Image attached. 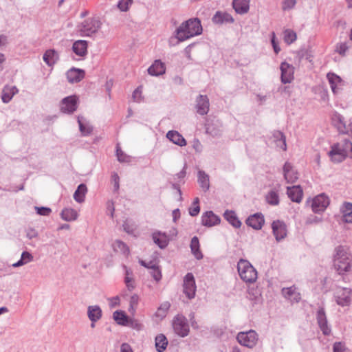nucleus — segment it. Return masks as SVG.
I'll list each match as a JSON object with an SVG mask.
<instances>
[{
  "label": "nucleus",
  "mask_w": 352,
  "mask_h": 352,
  "mask_svg": "<svg viewBox=\"0 0 352 352\" xmlns=\"http://www.w3.org/2000/svg\"><path fill=\"white\" fill-rule=\"evenodd\" d=\"M112 248L116 252L121 253L125 256L129 254V247L120 240H116L112 244Z\"/></svg>",
  "instance_id": "36"
},
{
  "label": "nucleus",
  "mask_w": 352,
  "mask_h": 352,
  "mask_svg": "<svg viewBox=\"0 0 352 352\" xmlns=\"http://www.w3.org/2000/svg\"><path fill=\"white\" fill-rule=\"evenodd\" d=\"M17 92L18 89L16 87L6 86L2 91L1 99L3 102L5 103L10 102Z\"/></svg>",
  "instance_id": "34"
},
{
  "label": "nucleus",
  "mask_w": 352,
  "mask_h": 352,
  "mask_svg": "<svg viewBox=\"0 0 352 352\" xmlns=\"http://www.w3.org/2000/svg\"><path fill=\"white\" fill-rule=\"evenodd\" d=\"M287 194L292 201L300 203L302 199L303 192L300 186H293L287 188Z\"/></svg>",
  "instance_id": "20"
},
{
  "label": "nucleus",
  "mask_w": 352,
  "mask_h": 352,
  "mask_svg": "<svg viewBox=\"0 0 352 352\" xmlns=\"http://www.w3.org/2000/svg\"><path fill=\"white\" fill-rule=\"evenodd\" d=\"M336 301L340 306H349L352 302V290L347 287H338L334 294Z\"/></svg>",
  "instance_id": "8"
},
{
  "label": "nucleus",
  "mask_w": 352,
  "mask_h": 352,
  "mask_svg": "<svg viewBox=\"0 0 352 352\" xmlns=\"http://www.w3.org/2000/svg\"><path fill=\"white\" fill-rule=\"evenodd\" d=\"M296 3V0H285L283 3V10H290L295 6Z\"/></svg>",
  "instance_id": "55"
},
{
  "label": "nucleus",
  "mask_w": 352,
  "mask_h": 352,
  "mask_svg": "<svg viewBox=\"0 0 352 352\" xmlns=\"http://www.w3.org/2000/svg\"><path fill=\"white\" fill-rule=\"evenodd\" d=\"M203 29L198 18H191L183 22L175 30V36L179 41H186L195 36L200 35Z\"/></svg>",
  "instance_id": "2"
},
{
  "label": "nucleus",
  "mask_w": 352,
  "mask_h": 352,
  "mask_svg": "<svg viewBox=\"0 0 352 352\" xmlns=\"http://www.w3.org/2000/svg\"><path fill=\"white\" fill-rule=\"evenodd\" d=\"M173 327L175 333L182 338L187 336L190 331L186 318L181 314H177L173 318Z\"/></svg>",
  "instance_id": "6"
},
{
  "label": "nucleus",
  "mask_w": 352,
  "mask_h": 352,
  "mask_svg": "<svg viewBox=\"0 0 352 352\" xmlns=\"http://www.w3.org/2000/svg\"><path fill=\"white\" fill-rule=\"evenodd\" d=\"M212 22L216 25L233 23L234 18L228 12L217 11L212 18Z\"/></svg>",
  "instance_id": "15"
},
{
  "label": "nucleus",
  "mask_w": 352,
  "mask_h": 352,
  "mask_svg": "<svg viewBox=\"0 0 352 352\" xmlns=\"http://www.w3.org/2000/svg\"><path fill=\"white\" fill-rule=\"evenodd\" d=\"M168 340L164 334L155 337V347L157 352H163L167 347Z\"/></svg>",
  "instance_id": "37"
},
{
  "label": "nucleus",
  "mask_w": 352,
  "mask_h": 352,
  "mask_svg": "<svg viewBox=\"0 0 352 352\" xmlns=\"http://www.w3.org/2000/svg\"><path fill=\"white\" fill-rule=\"evenodd\" d=\"M116 156L120 162H130L131 157L124 153L118 144L116 146Z\"/></svg>",
  "instance_id": "46"
},
{
  "label": "nucleus",
  "mask_w": 352,
  "mask_h": 352,
  "mask_svg": "<svg viewBox=\"0 0 352 352\" xmlns=\"http://www.w3.org/2000/svg\"><path fill=\"white\" fill-rule=\"evenodd\" d=\"M329 155L331 161L336 163L342 162L347 156L352 158V142L346 139L342 144H334L331 147Z\"/></svg>",
  "instance_id": "3"
},
{
  "label": "nucleus",
  "mask_w": 352,
  "mask_h": 352,
  "mask_svg": "<svg viewBox=\"0 0 352 352\" xmlns=\"http://www.w3.org/2000/svg\"><path fill=\"white\" fill-rule=\"evenodd\" d=\"M170 307V304L168 302H163L157 309L155 313V316L160 318L161 320L163 319L166 316V313L169 309Z\"/></svg>",
  "instance_id": "42"
},
{
  "label": "nucleus",
  "mask_w": 352,
  "mask_h": 352,
  "mask_svg": "<svg viewBox=\"0 0 352 352\" xmlns=\"http://www.w3.org/2000/svg\"><path fill=\"white\" fill-rule=\"evenodd\" d=\"M333 124L337 128L340 133H346V123L344 118L338 113H335L332 116Z\"/></svg>",
  "instance_id": "27"
},
{
  "label": "nucleus",
  "mask_w": 352,
  "mask_h": 352,
  "mask_svg": "<svg viewBox=\"0 0 352 352\" xmlns=\"http://www.w3.org/2000/svg\"><path fill=\"white\" fill-rule=\"evenodd\" d=\"M221 221L219 217L212 211H207L201 216V223L206 227H212L219 224Z\"/></svg>",
  "instance_id": "16"
},
{
  "label": "nucleus",
  "mask_w": 352,
  "mask_h": 352,
  "mask_svg": "<svg viewBox=\"0 0 352 352\" xmlns=\"http://www.w3.org/2000/svg\"><path fill=\"white\" fill-rule=\"evenodd\" d=\"M112 181L113 182L114 190H118L119 189L120 178H119V176H118V175L117 173H114L112 175Z\"/></svg>",
  "instance_id": "60"
},
{
  "label": "nucleus",
  "mask_w": 352,
  "mask_h": 352,
  "mask_svg": "<svg viewBox=\"0 0 352 352\" xmlns=\"http://www.w3.org/2000/svg\"><path fill=\"white\" fill-rule=\"evenodd\" d=\"M236 339L241 345L248 349H253L258 343V334L252 329L241 331L237 333Z\"/></svg>",
  "instance_id": "5"
},
{
  "label": "nucleus",
  "mask_w": 352,
  "mask_h": 352,
  "mask_svg": "<svg viewBox=\"0 0 352 352\" xmlns=\"http://www.w3.org/2000/svg\"><path fill=\"white\" fill-rule=\"evenodd\" d=\"M333 352H344L345 347L344 345L342 342H336L333 344Z\"/></svg>",
  "instance_id": "59"
},
{
  "label": "nucleus",
  "mask_w": 352,
  "mask_h": 352,
  "mask_svg": "<svg viewBox=\"0 0 352 352\" xmlns=\"http://www.w3.org/2000/svg\"><path fill=\"white\" fill-rule=\"evenodd\" d=\"M87 43L85 41L79 40L73 45V51L78 56H82L86 54Z\"/></svg>",
  "instance_id": "35"
},
{
  "label": "nucleus",
  "mask_w": 352,
  "mask_h": 352,
  "mask_svg": "<svg viewBox=\"0 0 352 352\" xmlns=\"http://www.w3.org/2000/svg\"><path fill=\"white\" fill-rule=\"evenodd\" d=\"M273 234L276 240L279 242L287 236V228L284 222L277 220L272 223Z\"/></svg>",
  "instance_id": "13"
},
{
  "label": "nucleus",
  "mask_w": 352,
  "mask_h": 352,
  "mask_svg": "<svg viewBox=\"0 0 352 352\" xmlns=\"http://www.w3.org/2000/svg\"><path fill=\"white\" fill-rule=\"evenodd\" d=\"M153 242L161 249H164L169 243L168 236L161 231H155L152 234Z\"/></svg>",
  "instance_id": "19"
},
{
  "label": "nucleus",
  "mask_w": 352,
  "mask_h": 352,
  "mask_svg": "<svg viewBox=\"0 0 352 352\" xmlns=\"http://www.w3.org/2000/svg\"><path fill=\"white\" fill-rule=\"evenodd\" d=\"M318 324L324 335H329L331 332L328 327L326 314L323 308H320L317 311L316 316Z\"/></svg>",
  "instance_id": "18"
},
{
  "label": "nucleus",
  "mask_w": 352,
  "mask_h": 352,
  "mask_svg": "<svg viewBox=\"0 0 352 352\" xmlns=\"http://www.w3.org/2000/svg\"><path fill=\"white\" fill-rule=\"evenodd\" d=\"M101 25V21L97 19H93L89 22V37L92 36V34H98Z\"/></svg>",
  "instance_id": "43"
},
{
  "label": "nucleus",
  "mask_w": 352,
  "mask_h": 352,
  "mask_svg": "<svg viewBox=\"0 0 352 352\" xmlns=\"http://www.w3.org/2000/svg\"><path fill=\"white\" fill-rule=\"evenodd\" d=\"M61 217L65 221H73L77 218V212L72 208H65L63 210Z\"/></svg>",
  "instance_id": "40"
},
{
  "label": "nucleus",
  "mask_w": 352,
  "mask_h": 352,
  "mask_svg": "<svg viewBox=\"0 0 352 352\" xmlns=\"http://www.w3.org/2000/svg\"><path fill=\"white\" fill-rule=\"evenodd\" d=\"M333 265L339 275L352 270V254L346 246L338 245L334 250Z\"/></svg>",
  "instance_id": "1"
},
{
  "label": "nucleus",
  "mask_w": 352,
  "mask_h": 352,
  "mask_svg": "<svg viewBox=\"0 0 352 352\" xmlns=\"http://www.w3.org/2000/svg\"><path fill=\"white\" fill-rule=\"evenodd\" d=\"M266 202L271 206H278L280 202L278 190L273 188L270 190L265 195Z\"/></svg>",
  "instance_id": "29"
},
{
  "label": "nucleus",
  "mask_w": 352,
  "mask_h": 352,
  "mask_svg": "<svg viewBox=\"0 0 352 352\" xmlns=\"http://www.w3.org/2000/svg\"><path fill=\"white\" fill-rule=\"evenodd\" d=\"M124 282L129 290H132L135 288L132 277V272L129 270H126Z\"/></svg>",
  "instance_id": "48"
},
{
  "label": "nucleus",
  "mask_w": 352,
  "mask_h": 352,
  "mask_svg": "<svg viewBox=\"0 0 352 352\" xmlns=\"http://www.w3.org/2000/svg\"><path fill=\"white\" fill-rule=\"evenodd\" d=\"M113 319L117 322L118 324L124 325L127 322V316L122 311H116L113 313Z\"/></svg>",
  "instance_id": "45"
},
{
  "label": "nucleus",
  "mask_w": 352,
  "mask_h": 352,
  "mask_svg": "<svg viewBox=\"0 0 352 352\" xmlns=\"http://www.w3.org/2000/svg\"><path fill=\"white\" fill-rule=\"evenodd\" d=\"M193 207H191L189 208V214L192 217H195L198 215L199 211H200V207H199V199L198 197H196L192 203Z\"/></svg>",
  "instance_id": "49"
},
{
  "label": "nucleus",
  "mask_w": 352,
  "mask_h": 352,
  "mask_svg": "<svg viewBox=\"0 0 352 352\" xmlns=\"http://www.w3.org/2000/svg\"><path fill=\"white\" fill-rule=\"evenodd\" d=\"M180 217V211L179 209L177 208L173 211V220L174 222H176L178 219Z\"/></svg>",
  "instance_id": "63"
},
{
  "label": "nucleus",
  "mask_w": 352,
  "mask_h": 352,
  "mask_svg": "<svg viewBox=\"0 0 352 352\" xmlns=\"http://www.w3.org/2000/svg\"><path fill=\"white\" fill-rule=\"evenodd\" d=\"M299 55L300 56V58H305L309 62L311 61V55L308 53L307 51L302 50L299 52Z\"/></svg>",
  "instance_id": "62"
},
{
  "label": "nucleus",
  "mask_w": 352,
  "mask_h": 352,
  "mask_svg": "<svg viewBox=\"0 0 352 352\" xmlns=\"http://www.w3.org/2000/svg\"><path fill=\"white\" fill-rule=\"evenodd\" d=\"M330 200L328 196L322 193L315 197L312 200L311 208L314 212L320 213L325 210L329 205Z\"/></svg>",
  "instance_id": "9"
},
{
  "label": "nucleus",
  "mask_w": 352,
  "mask_h": 352,
  "mask_svg": "<svg viewBox=\"0 0 352 352\" xmlns=\"http://www.w3.org/2000/svg\"><path fill=\"white\" fill-rule=\"evenodd\" d=\"M190 248L191 250L192 254L194 255V256L198 259L200 260L203 258V254L200 251V245L199 239L197 236H193L190 241Z\"/></svg>",
  "instance_id": "31"
},
{
  "label": "nucleus",
  "mask_w": 352,
  "mask_h": 352,
  "mask_svg": "<svg viewBox=\"0 0 352 352\" xmlns=\"http://www.w3.org/2000/svg\"><path fill=\"white\" fill-rule=\"evenodd\" d=\"M346 133L342 134H347L352 137V122H350L347 125L346 124Z\"/></svg>",
  "instance_id": "64"
},
{
  "label": "nucleus",
  "mask_w": 352,
  "mask_h": 352,
  "mask_svg": "<svg viewBox=\"0 0 352 352\" xmlns=\"http://www.w3.org/2000/svg\"><path fill=\"white\" fill-rule=\"evenodd\" d=\"M138 301H139V297L138 295L134 294V295L131 296L130 298V300H129V305H130L129 310L135 311L137 307V305L138 304Z\"/></svg>",
  "instance_id": "52"
},
{
  "label": "nucleus",
  "mask_w": 352,
  "mask_h": 352,
  "mask_svg": "<svg viewBox=\"0 0 352 352\" xmlns=\"http://www.w3.org/2000/svg\"><path fill=\"white\" fill-rule=\"evenodd\" d=\"M133 2V0H120L118 3V8L121 11H126L129 9V5Z\"/></svg>",
  "instance_id": "51"
},
{
  "label": "nucleus",
  "mask_w": 352,
  "mask_h": 352,
  "mask_svg": "<svg viewBox=\"0 0 352 352\" xmlns=\"http://www.w3.org/2000/svg\"><path fill=\"white\" fill-rule=\"evenodd\" d=\"M284 40L287 44H291L296 40V34L292 30L284 32Z\"/></svg>",
  "instance_id": "47"
},
{
  "label": "nucleus",
  "mask_w": 352,
  "mask_h": 352,
  "mask_svg": "<svg viewBox=\"0 0 352 352\" xmlns=\"http://www.w3.org/2000/svg\"><path fill=\"white\" fill-rule=\"evenodd\" d=\"M210 102L206 95H199L196 99L197 112L199 115H206L209 111Z\"/></svg>",
  "instance_id": "14"
},
{
  "label": "nucleus",
  "mask_w": 352,
  "mask_h": 352,
  "mask_svg": "<svg viewBox=\"0 0 352 352\" xmlns=\"http://www.w3.org/2000/svg\"><path fill=\"white\" fill-rule=\"evenodd\" d=\"M198 183L204 191L206 192L210 188L209 175L204 170L198 171Z\"/></svg>",
  "instance_id": "33"
},
{
  "label": "nucleus",
  "mask_w": 352,
  "mask_h": 352,
  "mask_svg": "<svg viewBox=\"0 0 352 352\" xmlns=\"http://www.w3.org/2000/svg\"><path fill=\"white\" fill-rule=\"evenodd\" d=\"M271 43L274 50L275 54H278L280 51V48L278 47V43L275 40V33L272 32V36L271 38Z\"/></svg>",
  "instance_id": "58"
},
{
  "label": "nucleus",
  "mask_w": 352,
  "mask_h": 352,
  "mask_svg": "<svg viewBox=\"0 0 352 352\" xmlns=\"http://www.w3.org/2000/svg\"><path fill=\"white\" fill-rule=\"evenodd\" d=\"M132 98L136 102L142 101V91L140 87H138L133 93Z\"/></svg>",
  "instance_id": "56"
},
{
  "label": "nucleus",
  "mask_w": 352,
  "mask_h": 352,
  "mask_svg": "<svg viewBox=\"0 0 352 352\" xmlns=\"http://www.w3.org/2000/svg\"><path fill=\"white\" fill-rule=\"evenodd\" d=\"M283 173L287 183H293L298 179L297 173L293 170L292 164L289 162L284 164Z\"/></svg>",
  "instance_id": "26"
},
{
  "label": "nucleus",
  "mask_w": 352,
  "mask_h": 352,
  "mask_svg": "<svg viewBox=\"0 0 352 352\" xmlns=\"http://www.w3.org/2000/svg\"><path fill=\"white\" fill-rule=\"evenodd\" d=\"M280 69L281 82L284 84L290 83L294 79V67L286 62H283Z\"/></svg>",
  "instance_id": "12"
},
{
  "label": "nucleus",
  "mask_w": 352,
  "mask_h": 352,
  "mask_svg": "<svg viewBox=\"0 0 352 352\" xmlns=\"http://www.w3.org/2000/svg\"><path fill=\"white\" fill-rule=\"evenodd\" d=\"M102 316V310L99 306H89V320L91 322H96Z\"/></svg>",
  "instance_id": "38"
},
{
  "label": "nucleus",
  "mask_w": 352,
  "mask_h": 352,
  "mask_svg": "<svg viewBox=\"0 0 352 352\" xmlns=\"http://www.w3.org/2000/svg\"><path fill=\"white\" fill-rule=\"evenodd\" d=\"M56 53L54 50H49L43 55V60L50 66L54 65L56 61Z\"/></svg>",
  "instance_id": "41"
},
{
  "label": "nucleus",
  "mask_w": 352,
  "mask_h": 352,
  "mask_svg": "<svg viewBox=\"0 0 352 352\" xmlns=\"http://www.w3.org/2000/svg\"><path fill=\"white\" fill-rule=\"evenodd\" d=\"M342 219L346 223H352V204L344 202L340 208Z\"/></svg>",
  "instance_id": "28"
},
{
  "label": "nucleus",
  "mask_w": 352,
  "mask_h": 352,
  "mask_svg": "<svg viewBox=\"0 0 352 352\" xmlns=\"http://www.w3.org/2000/svg\"><path fill=\"white\" fill-rule=\"evenodd\" d=\"M67 78L70 83H75L80 82L85 76V72L83 70L72 68L67 71Z\"/></svg>",
  "instance_id": "22"
},
{
  "label": "nucleus",
  "mask_w": 352,
  "mask_h": 352,
  "mask_svg": "<svg viewBox=\"0 0 352 352\" xmlns=\"http://www.w3.org/2000/svg\"><path fill=\"white\" fill-rule=\"evenodd\" d=\"M250 0H233L232 6L235 12L239 14H244L249 11Z\"/></svg>",
  "instance_id": "24"
},
{
  "label": "nucleus",
  "mask_w": 352,
  "mask_h": 352,
  "mask_svg": "<svg viewBox=\"0 0 352 352\" xmlns=\"http://www.w3.org/2000/svg\"><path fill=\"white\" fill-rule=\"evenodd\" d=\"M114 210H115V208H114L113 203L111 201H109L107 203V212H107V215H109L111 217H113Z\"/></svg>",
  "instance_id": "57"
},
{
  "label": "nucleus",
  "mask_w": 352,
  "mask_h": 352,
  "mask_svg": "<svg viewBox=\"0 0 352 352\" xmlns=\"http://www.w3.org/2000/svg\"><path fill=\"white\" fill-rule=\"evenodd\" d=\"M151 274L153 278L157 282L160 280L162 278V273L159 267L156 266H151Z\"/></svg>",
  "instance_id": "50"
},
{
  "label": "nucleus",
  "mask_w": 352,
  "mask_h": 352,
  "mask_svg": "<svg viewBox=\"0 0 352 352\" xmlns=\"http://www.w3.org/2000/svg\"><path fill=\"white\" fill-rule=\"evenodd\" d=\"M166 138L173 144L179 146L186 145V141L184 138L177 131H169L166 133Z\"/></svg>",
  "instance_id": "23"
},
{
  "label": "nucleus",
  "mask_w": 352,
  "mask_h": 352,
  "mask_svg": "<svg viewBox=\"0 0 352 352\" xmlns=\"http://www.w3.org/2000/svg\"><path fill=\"white\" fill-rule=\"evenodd\" d=\"M348 49L349 47L347 44L346 43H342L337 45L336 51L340 55L344 56Z\"/></svg>",
  "instance_id": "53"
},
{
  "label": "nucleus",
  "mask_w": 352,
  "mask_h": 352,
  "mask_svg": "<svg viewBox=\"0 0 352 352\" xmlns=\"http://www.w3.org/2000/svg\"><path fill=\"white\" fill-rule=\"evenodd\" d=\"M35 210L38 214L43 216H48L52 212L51 209L47 207H35Z\"/></svg>",
  "instance_id": "54"
},
{
  "label": "nucleus",
  "mask_w": 352,
  "mask_h": 352,
  "mask_svg": "<svg viewBox=\"0 0 352 352\" xmlns=\"http://www.w3.org/2000/svg\"><path fill=\"white\" fill-rule=\"evenodd\" d=\"M78 104V98L76 95L64 98L60 102V111L63 113L72 114L76 111Z\"/></svg>",
  "instance_id": "7"
},
{
  "label": "nucleus",
  "mask_w": 352,
  "mask_h": 352,
  "mask_svg": "<svg viewBox=\"0 0 352 352\" xmlns=\"http://www.w3.org/2000/svg\"><path fill=\"white\" fill-rule=\"evenodd\" d=\"M120 352H133V350L129 344L123 343L120 347Z\"/></svg>",
  "instance_id": "61"
},
{
  "label": "nucleus",
  "mask_w": 352,
  "mask_h": 352,
  "mask_svg": "<svg viewBox=\"0 0 352 352\" xmlns=\"http://www.w3.org/2000/svg\"><path fill=\"white\" fill-rule=\"evenodd\" d=\"M166 68L164 64L160 60H156L148 67V72L151 76H157L165 73Z\"/></svg>",
  "instance_id": "25"
},
{
  "label": "nucleus",
  "mask_w": 352,
  "mask_h": 352,
  "mask_svg": "<svg viewBox=\"0 0 352 352\" xmlns=\"http://www.w3.org/2000/svg\"><path fill=\"white\" fill-rule=\"evenodd\" d=\"M283 296L292 302H298L301 298L300 294L294 286L282 289Z\"/></svg>",
  "instance_id": "21"
},
{
  "label": "nucleus",
  "mask_w": 352,
  "mask_h": 352,
  "mask_svg": "<svg viewBox=\"0 0 352 352\" xmlns=\"http://www.w3.org/2000/svg\"><path fill=\"white\" fill-rule=\"evenodd\" d=\"M237 270L241 278L245 283H252L257 279V271L247 260L241 258L239 261Z\"/></svg>",
  "instance_id": "4"
},
{
  "label": "nucleus",
  "mask_w": 352,
  "mask_h": 352,
  "mask_svg": "<svg viewBox=\"0 0 352 352\" xmlns=\"http://www.w3.org/2000/svg\"><path fill=\"white\" fill-rule=\"evenodd\" d=\"M32 258L33 256H32L31 254H30L28 252H23L21 254V259L18 262L14 263L12 266L16 267L23 265L25 263L30 262L32 260Z\"/></svg>",
  "instance_id": "44"
},
{
  "label": "nucleus",
  "mask_w": 352,
  "mask_h": 352,
  "mask_svg": "<svg viewBox=\"0 0 352 352\" xmlns=\"http://www.w3.org/2000/svg\"><path fill=\"white\" fill-rule=\"evenodd\" d=\"M265 223L264 217L261 213H256L250 215L246 219V224L255 230L261 229Z\"/></svg>",
  "instance_id": "17"
},
{
  "label": "nucleus",
  "mask_w": 352,
  "mask_h": 352,
  "mask_svg": "<svg viewBox=\"0 0 352 352\" xmlns=\"http://www.w3.org/2000/svg\"><path fill=\"white\" fill-rule=\"evenodd\" d=\"M87 186L85 184H80L74 195L75 200L78 202H82L85 199Z\"/></svg>",
  "instance_id": "39"
},
{
  "label": "nucleus",
  "mask_w": 352,
  "mask_h": 352,
  "mask_svg": "<svg viewBox=\"0 0 352 352\" xmlns=\"http://www.w3.org/2000/svg\"><path fill=\"white\" fill-rule=\"evenodd\" d=\"M183 287L186 296L189 299L193 298L195 296L197 287L194 276L192 273H187L184 276Z\"/></svg>",
  "instance_id": "10"
},
{
  "label": "nucleus",
  "mask_w": 352,
  "mask_h": 352,
  "mask_svg": "<svg viewBox=\"0 0 352 352\" xmlns=\"http://www.w3.org/2000/svg\"><path fill=\"white\" fill-rule=\"evenodd\" d=\"M223 217L233 227L236 228L241 227V222L238 219L234 211L227 210L225 211Z\"/></svg>",
  "instance_id": "30"
},
{
  "label": "nucleus",
  "mask_w": 352,
  "mask_h": 352,
  "mask_svg": "<svg viewBox=\"0 0 352 352\" xmlns=\"http://www.w3.org/2000/svg\"><path fill=\"white\" fill-rule=\"evenodd\" d=\"M273 138L276 144V146L283 149V151H286L287 144H286V138L283 133L280 131H276L273 133Z\"/></svg>",
  "instance_id": "32"
},
{
  "label": "nucleus",
  "mask_w": 352,
  "mask_h": 352,
  "mask_svg": "<svg viewBox=\"0 0 352 352\" xmlns=\"http://www.w3.org/2000/svg\"><path fill=\"white\" fill-rule=\"evenodd\" d=\"M327 78L334 94H338L345 86V82L334 73H328Z\"/></svg>",
  "instance_id": "11"
}]
</instances>
